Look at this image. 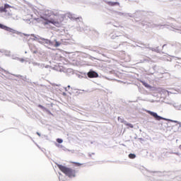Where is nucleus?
<instances>
[{
  "label": "nucleus",
  "instance_id": "obj_48",
  "mask_svg": "<svg viewBox=\"0 0 181 181\" xmlns=\"http://www.w3.org/2000/svg\"><path fill=\"white\" fill-rule=\"evenodd\" d=\"M0 53H1V50H0Z\"/></svg>",
  "mask_w": 181,
  "mask_h": 181
},
{
  "label": "nucleus",
  "instance_id": "obj_27",
  "mask_svg": "<svg viewBox=\"0 0 181 181\" xmlns=\"http://www.w3.org/2000/svg\"><path fill=\"white\" fill-rule=\"evenodd\" d=\"M23 35H24V36H27V37L31 36L30 34H25V33L23 34Z\"/></svg>",
  "mask_w": 181,
  "mask_h": 181
},
{
  "label": "nucleus",
  "instance_id": "obj_23",
  "mask_svg": "<svg viewBox=\"0 0 181 181\" xmlns=\"http://www.w3.org/2000/svg\"><path fill=\"white\" fill-rule=\"evenodd\" d=\"M118 121H119L120 122H123L124 124H125V121H124V119L121 118V117H118Z\"/></svg>",
  "mask_w": 181,
  "mask_h": 181
},
{
  "label": "nucleus",
  "instance_id": "obj_24",
  "mask_svg": "<svg viewBox=\"0 0 181 181\" xmlns=\"http://www.w3.org/2000/svg\"><path fill=\"white\" fill-rule=\"evenodd\" d=\"M171 122H175V124H179V121L177 120H170Z\"/></svg>",
  "mask_w": 181,
  "mask_h": 181
},
{
  "label": "nucleus",
  "instance_id": "obj_9",
  "mask_svg": "<svg viewBox=\"0 0 181 181\" xmlns=\"http://www.w3.org/2000/svg\"><path fill=\"white\" fill-rule=\"evenodd\" d=\"M88 77L90 78H95L98 77V74L93 70L88 72Z\"/></svg>",
  "mask_w": 181,
  "mask_h": 181
},
{
  "label": "nucleus",
  "instance_id": "obj_33",
  "mask_svg": "<svg viewBox=\"0 0 181 181\" xmlns=\"http://www.w3.org/2000/svg\"><path fill=\"white\" fill-rule=\"evenodd\" d=\"M178 124H179V127L181 128V122H178Z\"/></svg>",
  "mask_w": 181,
  "mask_h": 181
},
{
  "label": "nucleus",
  "instance_id": "obj_22",
  "mask_svg": "<svg viewBox=\"0 0 181 181\" xmlns=\"http://www.w3.org/2000/svg\"><path fill=\"white\" fill-rule=\"evenodd\" d=\"M57 142H58V144H63V139H57Z\"/></svg>",
  "mask_w": 181,
  "mask_h": 181
},
{
  "label": "nucleus",
  "instance_id": "obj_28",
  "mask_svg": "<svg viewBox=\"0 0 181 181\" xmlns=\"http://www.w3.org/2000/svg\"><path fill=\"white\" fill-rule=\"evenodd\" d=\"M33 53H34V54H36V53H37V50L33 51Z\"/></svg>",
  "mask_w": 181,
  "mask_h": 181
},
{
  "label": "nucleus",
  "instance_id": "obj_8",
  "mask_svg": "<svg viewBox=\"0 0 181 181\" xmlns=\"http://www.w3.org/2000/svg\"><path fill=\"white\" fill-rule=\"evenodd\" d=\"M0 29H3L4 30H6L7 32H10V33H16V30L6 26V25H4L1 23H0Z\"/></svg>",
  "mask_w": 181,
  "mask_h": 181
},
{
  "label": "nucleus",
  "instance_id": "obj_31",
  "mask_svg": "<svg viewBox=\"0 0 181 181\" xmlns=\"http://www.w3.org/2000/svg\"><path fill=\"white\" fill-rule=\"evenodd\" d=\"M127 15H128L129 16H130V18H133V17H134V16H131V15H129V14H125V16H127Z\"/></svg>",
  "mask_w": 181,
  "mask_h": 181
},
{
  "label": "nucleus",
  "instance_id": "obj_16",
  "mask_svg": "<svg viewBox=\"0 0 181 181\" xmlns=\"http://www.w3.org/2000/svg\"><path fill=\"white\" fill-rule=\"evenodd\" d=\"M107 4L110 6H115V5H119V2L107 1Z\"/></svg>",
  "mask_w": 181,
  "mask_h": 181
},
{
  "label": "nucleus",
  "instance_id": "obj_42",
  "mask_svg": "<svg viewBox=\"0 0 181 181\" xmlns=\"http://www.w3.org/2000/svg\"><path fill=\"white\" fill-rule=\"evenodd\" d=\"M63 94H64V95H66V93H64Z\"/></svg>",
  "mask_w": 181,
  "mask_h": 181
},
{
  "label": "nucleus",
  "instance_id": "obj_3",
  "mask_svg": "<svg viewBox=\"0 0 181 181\" xmlns=\"http://www.w3.org/2000/svg\"><path fill=\"white\" fill-rule=\"evenodd\" d=\"M53 16V11L47 9L42 12V14L40 16V19L42 21H44L43 22L44 25H49V23H52L49 18H50V16Z\"/></svg>",
  "mask_w": 181,
  "mask_h": 181
},
{
  "label": "nucleus",
  "instance_id": "obj_47",
  "mask_svg": "<svg viewBox=\"0 0 181 181\" xmlns=\"http://www.w3.org/2000/svg\"><path fill=\"white\" fill-rule=\"evenodd\" d=\"M37 146H38V148H39V146L37 145Z\"/></svg>",
  "mask_w": 181,
  "mask_h": 181
},
{
  "label": "nucleus",
  "instance_id": "obj_36",
  "mask_svg": "<svg viewBox=\"0 0 181 181\" xmlns=\"http://www.w3.org/2000/svg\"><path fill=\"white\" fill-rule=\"evenodd\" d=\"M37 135H38V136H40V133L37 132Z\"/></svg>",
  "mask_w": 181,
  "mask_h": 181
},
{
  "label": "nucleus",
  "instance_id": "obj_1",
  "mask_svg": "<svg viewBox=\"0 0 181 181\" xmlns=\"http://www.w3.org/2000/svg\"><path fill=\"white\" fill-rule=\"evenodd\" d=\"M62 11L60 10H53L52 15L54 18H50V22L54 26H60V23L64 21V18L66 16L62 13Z\"/></svg>",
  "mask_w": 181,
  "mask_h": 181
},
{
  "label": "nucleus",
  "instance_id": "obj_45",
  "mask_svg": "<svg viewBox=\"0 0 181 181\" xmlns=\"http://www.w3.org/2000/svg\"><path fill=\"white\" fill-rule=\"evenodd\" d=\"M25 54L28 53L27 52H25Z\"/></svg>",
  "mask_w": 181,
  "mask_h": 181
},
{
  "label": "nucleus",
  "instance_id": "obj_38",
  "mask_svg": "<svg viewBox=\"0 0 181 181\" xmlns=\"http://www.w3.org/2000/svg\"><path fill=\"white\" fill-rule=\"evenodd\" d=\"M179 149L181 151V144L179 146Z\"/></svg>",
  "mask_w": 181,
  "mask_h": 181
},
{
  "label": "nucleus",
  "instance_id": "obj_11",
  "mask_svg": "<svg viewBox=\"0 0 181 181\" xmlns=\"http://www.w3.org/2000/svg\"><path fill=\"white\" fill-rule=\"evenodd\" d=\"M116 37H119L120 42H125V37L118 35V33L111 36V39H115Z\"/></svg>",
  "mask_w": 181,
  "mask_h": 181
},
{
  "label": "nucleus",
  "instance_id": "obj_40",
  "mask_svg": "<svg viewBox=\"0 0 181 181\" xmlns=\"http://www.w3.org/2000/svg\"><path fill=\"white\" fill-rule=\"evenodd\" d=\"M56 146H59V144H56Z\"/></svg>",
  "mask_w": 181,
  "mask_h": 181
},
{
  "label": "nucleus",
  "instance_id": "obj_15",
  "mask_svg": "<svg viewBox=\"0 0 181 181\" xmlns=\"http://www.w3.org/2000/svg\"><path fill=\"white\" fill-rule=\"evenodd\" d=\"M1 53H4V55L8 57H11V51L8 50H1Z\"/></svg>",
  "mask_w": 181,
  "mask_h": 181
},
{
  "label": "nucleus",
  "instance_id": "obj_26",
  "mask_svg": "<svg viewBox=\"0 0 181 181\" xmlns=\"http://www.w3.org/2000/svg\"><path fill=\"white\" fill-rule=\"evenodd\" d=\"M78 30H79V32H83L84 30V29H83V28H78Z\"/></svg>",
  "mask_w": 181,
  "mask_h": 181
},
{
  "label": "nucleus",
  "instance_id": "obj_12",
  "mask_svg": "<svg viewBox=\"0 0 181 181\" xmlns=\"http://www.w3.org/2000/svg\"><path fill=\"white\" fill-rule=\"evenodd\" d=\"M11 8V6L8 4H4V6L0 7V12L4 13V12H8L6 9Z\"/></svg>",
  "mask_w": 181,
  "mask_h": 181
},
{
  "label": "nucleus",
  "instance_id": "obj_30",
  "mask_svg": "<svg viewBox=\"0 0 181 181\" xmlns=\"http://www.w3.org/2000/svg\"><path fill=\"white\" fill-rule=\"evenodd\" d=\"M38 107H39L40 108H45V107H43L42 105H39Z\"/></svg>",
  "mask_w": 181,
  "mask_h": 181
},
{
  "label": "nucleus",
  "instance_id": "obj_2",
  "mask_svg": "<svg viewBox=\"0 0 181 181\" xmlns=\"http://www.w3.org/2000/svg\"><path fill=\"white\" fill-rule=\"evenodd\" d=\"M59 169L61 172H63L64 175L66 176H69V177H76V173H77L75 170H73V168H67L62 165H57Z\"/></svg>",
  "mask_w": 181,
  "mask_h": 181
},
{
  "label": "nucleus",
  "instance_id": "obj_43",
  "mask_svg": "<svg viewBox=\"0 0 181 181\" xmlns=\"http://www.w3.org/2000/svg\"><path fill=\"white\" fill-rule=\"evenodd\" d=\"M65 90L67 91V88H65Z\"/></svg>",
  "mask_w": 181,
  "mask_h": 181
},
{
  "label": "nucleus",
  "instance_id": "obj_14",
  "mask_svg": "<svg viewBox=\"0 0 181 181\" xmlns=\"http://www.w3.org/2000/svg\"><path fill=\"white\" fill-rule=\"evenodd\" d=\"M53 45H52V47H59L62 45V42L57 41V40H54Z\"/></svg>",
  "mask_w": 181,
  "mask_h": 181
},
{
  "label": "nucleus",
  "instance_id": "obj_35",
  "mask_svg": "<svg viewBox=\"0 0 181 181\" xmlns=\"http://www.w3.org/2000/svg\"><path fill=\"white\" fill-rule=\"evenodd\" d=\"M49 73H50V70H49L48 71L46 72V74H49Z\"/></svg>",
  "mask_w": 181,
  "mask_h": 181
},
{
  "label": "nucleus",
  "instance_id": "obj_44",
  "mask_svg": "<svg viewBox=\"0 0 181 181\" xmlns=\"http://www.w3.org/2000/svg\"><path fill=\"white\" fill-rule=\"evenodd\" d=\"M120 15H124V13H120Z\"/></svg>",
  "mask_w": 181,
  "mask_h": 181
},
{
  "label": "nucleus",
  "instance_id": "obj_7",
  "mask_svg": "<svg viewBox=\"0 0 181 181\" xmlns=\"http://www.w3.org/2000/svg\"><path fill=\"white\" fill-rule=\"evenodd\" d=\"M40 43V45H44L47 47V46H52V45H53V41L49 39L42 37Z\"/></svg>",
  "mask_w": 181,
  "mask_h": 181
},
{
  "label": "nucleus",
  "instance_id": "obj_17",
  "mask_svg": "<svg viewBox=\"0 0 181 181\" xmlns=\"http://www.w3.org/2000/svg\"><path fill=\"white\" fill-rule=\"evenodd\" d=\"M149 50H152V52H156V53H159V48L158 47H156V48L150 47Z\"/></svg>",
  "mask_w": 181,
  "mask_h": 181
},
{
  "label": "nucleus",
  "instance_id": "obj_41",
  "mask_svg": "<svg viewBox=\"0 0 181 181\" xmlns=\"http://www.w3.org/2000/svg\"><path fill=\"white\" fill-rule=\"evenodd\" d=\"M166 46V45H164L163 46V47H165Z\"/></svg>",
  "mask_w": 181,
  "mask_h": 181
},
{
  "label": "nucleus",
  "instance_id": "obj_25",
  "mask_svg": "<svg viewBox=\"0 0 181 181\" xmlns=\"http://www.w3.org/2000/svg\"><path fill=\"white\" fill-rule=\"evenodd\" d=\"M76 163V166H81V163Z\"/></svg>",
  "mask_w": 181,
  "mask_h": 181
},
{
  "label": "nucleus",
  "instance_id": "obj_32",
  "mask_svg": "<svg viewBox=\"0 0 181 181\" xmlns=\"http://www.w3.org/2000/svg\"><path fill=\"white\" fill-rule=\"evenodd\" d=\"M20 62H21V63H23V62H25V59H20Z\"/></svg>",
  "mask_w": 181,
  "mask_h": 181
},
{
  "label": "nucleus",
  "instance_id": "obj_20",
  "mask_svg": "<svg viewBox=\"0 0 181 181\" xmlns=\"http://www.w3.org/2000/svg\"><path fill=\"white\" fill-rule=\"evenodd\" d=\"M124 125L129 127V128H134V125L132 124L127 123V122H124Z\"/></svg>",
  "mask_w": 181,
  "mask_h": 181
},
{
  "label": "nucleus",
  "instance_id": "obj_4",
  "mask_svg": "<svg viewBox=\"0 0 181 181\" xmlns=\"http://www.w3.org/2000/svg\"><path fill=\"white\" fill-rule=\"evenodd\" d=\"M146 112L150 115H151V117H153V118H155V119H156L157 121H160V119H163L164 121H166V118L159 116L158 113L155 112H152L151 110H146Z\"/></svg>",
  "mask_w": 181,
  "mask_h": 181
},
{
  "label": "nucleus",
  "instance_id": "obj_18",
  "mask_svg": "<svg viewBox=\"0 0 181 181\" xmlns=\"http://www.w3.org/2000/svg\"><path fill=\"white\" fill-rule=\"evenodd\" d=\"M143 86H144V87H146V88H151V86H149V84H148L145 81H141Z\"/></svg>",
  "mask_w": 181,
  "mask_h": 181
},
{
  "label": "nucleus",
  "instance_id": "obj_34",
  "mask_svg": "<svg viewBox=\"0 0 181 181\" xmlns=\"http://www.w3.org/2000/svg\"><path fill=\"white\" fill-rule=\"evenodd\" d=\"M14 59H17V60H21V59L18 58V57H16V58H13Z\"/></svg>",
  "mask_w": 181,
  "mask_h": 181
},
{
  "label": "nucleus",
  "instance_id": "obj_39",
  "mask_svg": "<svg viewBox=\"0 0 181 181\" xmlns=\"http://www.w3.org/2000/svg\"><path fill=\"white\" fill-rule=\"evenodd\" d=\"M67 88H70V85H69V86H67Z\"/></svg>",
  "mask_w": 181,
  "mask_h": 181
},
{
  "label": "nucleus",
  "instance_id": "obj_19",
  "mask_svg": "<svg viewBox=\"0 0 181 181\" xmlns=\"http://www.w3.org/2000/svg\"><path fill=\"white\" fill-rule=\"evenodd\" d=\"M129 158L130 159H135V158H136V156L134 153H130V154H129Z\"/></svg>",
  "mask_w": 181,
  "mask_h": 181
},
{
  "label": "nucleus",
  "instance_id": "obj_37",
  "mask_svg": "<svg viewBox=\"0 0 181 181\" xmlns=\"http://www.w3.org/2000/svg\"><path fill=\"white\" fill-rule=\"evenodd\" d=\"M171 94H176V92H170Z\"/></svg>",
  "mask_w": 181,
  "mask_h": 181
},
{
  "label": "nucleus",
  "instance_id": "obj_6",
  "mask_svg": "<svg viewBox=\"0 0 181 181\" xmlns=\"http://www.w3.org/2000/svg\"><path fill=\"white\" fill-rule=\"evenodd\" d=\"M64 16H66V18H69V19H71V21H83V18L77 17L76 14H73L71 13H67L64 14Z\"/></svg>",
  "mask_w": 181,
  "mask_h": 181
},
{
  "label": "nucleus",
  "instance_id": "obj_5",
  "mask_svg": "<svg viewBox=\"0 0 181 181\" xmlns=\"http://www.w3.org/2000/svg\"><path fill=\"white\" fill-rule=\"evenodd\" d=\"M29 64H33V66H37L39 69H50V65H45V64L37 63L35 62H28Z\"/></svg>",
  "mask_w": 181,
  "mask_h": 181
},
{
  "label": "nucleus",
  "instance_id": "obj_10",
  "mask_svg": "<svg viewBox=\"0 0 181 181\" xmlns=\"http://www.w3.org/2000/svg\"><path fill=\"white\" fill-rule=\"evenodd\" d=\"M169 105H173V107L175 109L177 110L178 111H181V104L179 105V103H175V102H170L168 103Z\"/></svg>",
  "mask_w": 181,
  "mask_h": 181
},
{
  "label": "nucleus",
  "instance_id": "obj_13",
  "mask_svg": "<svg viewBox=\"0 0 181 181\" xmlns=\"http://www.w3.org/2000/svg\"><path fill=\"white\" fill-rule=\"evenodd\" d=\"M31 36L34 37L33 38V40H35L36 42H38V43H40V42L42 41V37H40L39 35L31 34Z\"/></svg>",
  "mask_w": 181,
  "mask_h": 181
},
{
  "label": "nucleus",
  "instance_id": "obj_46",
  "mask_svg": "<svg viewBox=\"0 0 181 181\" xmlns=\"http://www.w3.org/2000/svg\"><path fill=\"white\" fill-rule=\"evenodd\" d=\"M37 146H38V148H39V146L37 145Z\"/></svg>",
  "mask_w": 181,
  "mask_h": 181
},
{
  "label": "nucleus",
  "instance_id": "obj_29",
  "mask_svg": "<svg viewBox=\"0 0 181 181\" xmlns=\"http://www.w3.org/2000/svg\"><path fill=\"white\" fill-rule=\"evenodd\" d=\"M177 91V93H180L181 94V89H178L177 90H175Z\"/></svg>",
  "mask_w": 181,
  "mask_h": 181
},
{
  "label": "nucleus",
  "instance_id": "obj_21",
  "mask_svg": "<svg viewBox=\"0 0 181 181\" xmlns=\"http://www.w3.org/2000/svg\"><path fill=\"white\" fill-rule=\"evenodd\" d=\"M173 29H175V30H179L180 33H181V28L180 27H177L173 25Z\"/></svg>",
  "mask_w": 181,
  "mask_h": 181
}]
</instances>
